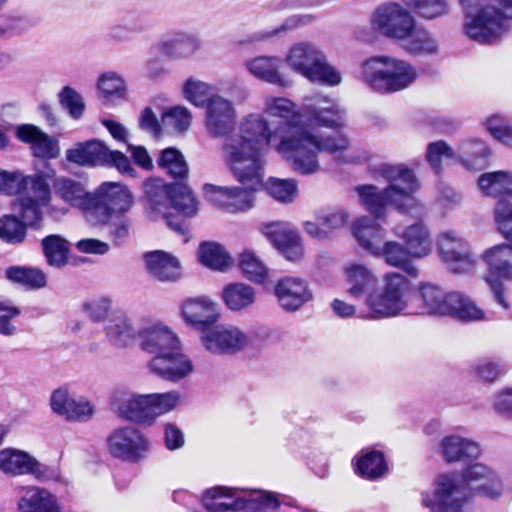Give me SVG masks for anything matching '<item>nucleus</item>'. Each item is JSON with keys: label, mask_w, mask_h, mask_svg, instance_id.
<instances>
[{"label": "nucleus", "mask_w": 512, "mask_h": 512, "mask_svg": "<svg viewBox=\"0 0 512 512\" xmlns=\"http://www.w3.org/2000/svg\"><path fill=\"white\" fill-rule=\"evenodd\" d=\"M403 48L406 52L414 56L433 55L438 52L437 41L427 32L416 34V32L408 39Z\"/></svg>", "instance_id": "680f3d73"}, {"label": "nucleus", "mask_w": 512, "mask_h": 512, "mask_svg": "<svg viewBox=\"0 0 512 512\" xmlns=\"http://www.w3.org/2000/svg\"><path fill=\"white\" fill-rule=\"evenodd\" d=\"M52 191L55 197L82 210L88 221V213L92 205V192H88L82 182L69 177H57L53 181Z\"/></svg>", "instance_id": "c756f323"}, {"label": "nucleus", "mask_w": 512, "mask_h": 512, "mask_svg": "<svg viewBox=\"0 0 512 512\" xmlns=\"http://www.w3.org/2000/svg\"><path fill=\"white\" fill-rule=\"evenodd\" d=\"M66 157L68 161L79 165L106 166L117 169L121 174L135 176V169L124 153L110 150L97 140L77 144L67 151Z\"/></svg>", "instance_id": "4468645a"}, {"label": "nucleus", "mask_w": 512, "mask_h": 512, "mask_svg": "<svg viewBox=\"0 0 512 512\" xmlns=\"http://www.w3.org/2000/svg\"><path fill=\"white\" fill-rule=\"evenodd\" d=\"M371 27L385 38L400 42L416 32L417 22L411 11L398 2H385L370 17Z\"/></svg>", "instance_id": "f8f14e48"}, {"label": "nucleus", "mask_w": 512, "mask_h": 512, "mask_svg": "<svg viewBox=\"0 0 512 512\" xmlns=\"http://www.w3.org/2000/svg\"><path fill=\"white\" fill-rule=\"evenodd\" d=\"M150 371L162 379L178 382L193 371L190 358L181 352V344L176 349L149 361Z\"/></svg>", "instance_id": "5701e85b"}, {"label": "nucleus", "mask_w": 512, "mask_h": 512, "mask_svg": "<svg viewBox=\"0 0 512 512\" xmlns=\"http://www.w3.org/2000/svg\"><path fill=\"white\" fill-rule=\"evenodd\" d=\"M203 108L210 128H227L235 122L236 111L233 103L219 94L212 96Z\"/></svg>", "instance_id": "c9c22d12"}, {"label": "nucleus", "mask_w": 512, "mask_h": 512, "mask_svg": "<svg viewBox=\"0 0 512 512\" xmlns=\"http://www.w3.org/2000/svg\"><path fill=\"white\" fill-rule=\"evenodd\" d=\"M133 205V196L119 182H104L92 192V205L88 213L91 225L106 223L113 213H126Z\"/></svg>", "instance_id": "ddd939ff"}, {"label": "nucleus", "mask_w": 512, "mask_h": 512, "mask_svg": "<svg viewBox=\"0 0 512 512\" xmlns=\"http://www.w3.org/2000/svg\"><path fill=\"white\" fill-rule=\"evenodd\" d=\"M158 164L166 171L167 174L176 179H183L188 174V165L184 156L177 149H165L161 153Z\"/></svg>", "instance_id": "4d7b16f0"}, {"label": "nucleus", "mask_w": 512, "mask_h": 512, "mask_svg": "<svg viewBox=\"0 0 512 512\" xmlns=\"http://www.w3.org/2000/svg\"><path fill=\"white\" fill-rule=\"evenodd\" d=\"M402 2L419 17L426 20H433L449 12L446 0H402Z\"/></svg>", "instance_id": "864d4df0"}, {"label": "nucleus", "mask_w": 512, "mask_h": 512, "mask_svg": "<svg viewBox=\"0 0 512 512\" xmlns=\"http://www.w3.org/2000/svg\"><path fill=\"white\" fill-rule=\"evenodd\" d=\"M216 88L194 76L188 77L181 85L183 98L195 107L203 108L212 96L216 95Z\"/></svg>", "instance_id": "49530a36"}, {"label": "nucleus", "mask_w": 512, "mask_h": 512, "mask_svg": "<svg viewBox=\"0 0 512 512\" xmlns=\"http://www.w3.org/2000/svg\"><path fill=\"white\" fill-rule=\"evenodd\" d=\"M143 260L147 273L156 280L171 282L179 279L181 275L179 260L162 250L145 253Z\"/></svg>", "instance_id": "7c9ffc66"}, {"label": "nucleus", "mask_w": 512, "mask_h": 512, "mask_svg": "<svg viewBox=\"0 0 512 512\" xmlns=\"http://www.w3.org/2000/svg\"><path fill=\"white\" fill-rule=\"evenodd\" d=\"M149 410L153 416V422L156 417L175 409L180 402V394L177 391H169L165 393L147 394Z\"/></svg>", "instance_id": "bf43d9fd"}, {"label": "nucleus", "mask_w": 512, "mask_h": 512, "mask_svg": "<svg viewBox=\"0 0 512 512\" xmlns=\"http://www.w3.org/2000/svg\"><path fill=\"white\" fill-rule=\"evenodd\" d=\"M50 407L54 413L69 421L86 422L94 414V407L89 401L74 399L66 387L52 392Z\"/></svg>", "instance_id": "bb28decb"}, {"label": "nucleus", "mask_w": 512, "mask_h": 512, "mask_svg": "<svg viewBox=\"0 0 512 512\" xmlns=\"http://www.w3.org/2000/svg\"><path fill=\"white\" fill-rule=\"evenodd\" d=\"M181 312L185 323L199 331L201 335L220 318L218 305L207 297L186 299Z\"/></svg>", "instance_id": "b1692460"}, {"label": "nucleus", "mask_w": 512, "mask_h": 512, "mask_svg": "<svg viewBox=\"0 0 512 512\" xmlns=\"http://www.w3.org/2000/svg\"><path fill=\"white\" fill-rule=\"evenodd\" d=\"M18 493L19 512H60L56 498L44 488L21 486Z\"/></svg>", "instance_id": "2f4dec72"}, {"label": "nucleus", "mask_w": 512, "mask_h": 512, "mask_svg": "<svg viewBox=\"0 0 512 512\" xmlns=\"http://www.w3.org/2000/svg\"><path fill=\"white\" fill-rule=\"evenodd\" d=\"M267 193L282 203H291L297 196V182L294 179H280L271 177L263 186Z\"/></svg>", "instance_id": "6e6d98bb"}, {"label": "nucleus", "mask_w": 512, "mask_h": 512, "mask_svg": "<svg viewBox=\"0 0 512 512\" xmlns=\"http://www.w3.org/2000/svg\"><path fill=\"white\" fill-rule=\"evenodd\" d=\"M211 136L223 138V154L233 176L242 184L216 186L205 184L204 197L214 206L229 213L246 212L254 206V192L263 186L265 154L273 147L302 175L320 170L318 153L327 151L339 163L349 162L344 156L349 139L336 131L319 139L313 130H211Z\"/></svg>", "instance_id": "f257e3e1"}, {"label": "nucleus", "mask_w": 512, "mask_h": 512, "mask_svg": "<svg viewBox=\"0 0 512 512\" xmlns=\"http://www.w3.org/2000/svg\"><path fill=\"white\" fill-rule=\"evenodd\" d=\"M281 58L258 56L246 61L247 70L257 79L278 86H286L287 80L280 72Z\"/></svg>", "instance_id": "f704fd0d"}, {"label": "nucleus", "mask_w": 512, "mask_h": 512, "mask_svg": "<svg viewBox=\"0 0 512 512\" xmlns=\"http://www.w3.org/2000/svg\"><path fill=\"white\" fill-rule=\"evenodd\" d=\"M200 342L211 354H235L247 346L249 337L236 326L214 324L200 335Z\"/></svg>", "instance_id": "a211bd4d"}, {"label": "nucleus", "mask_w": 512, "mask_h": 512, "mask_svg": "<svg viewBox=\"0 0 512 512\" xmlns=\"http://www.w3.org/2000/svg\"><path fill=\"white\" fill-rule=\"evenodd\" d=\"M26 237V226L14 215H4L0 218V238L11 244H18Z\"/></svg>", "instance_id": "052dcab7"}, {"label": "nucleus", "mask_w": 512, "mask_h": 512, "mask_svg": "<svg viewBox=\"0 0 512 512\" xmlns=\"http://www.w3.org/2000/svg\"><path fill=\"white\" fill-rule=\"evenodd\" d=\"M27 186H31L40 195L47 194L45 187L36 179V174L25 176L20 172L0 170V192L16 195L24 192Z\"/></svg>", "instance_id": "37998d69"}, {"label": "nucleus", "mask_w": 512, "mask_h": 512, "mask_svg": "<svg viewBox=\"0 0 512 512\" xmlns=\"http://www.w3.org/2000/svg\"><path fill=\"white\" fill-rule=\"evenodd\" d=\"M170 206L178 213V219L191 218L198 213V201L190 187L183 183L172 184Z\"/></svg>", "instance_id": "a18cd8bd"}, {"label": "nucleus", "mask_w": 512, "mask_h": 512, "mask_svg": "<svg viewBox=\"0 0 512 512\" xmlns=\"http://www.w3.org/2000/svg\"><path fill=\"white\" fill-rule=\"evenodd\" d=\"M438 249L442 260L450 271L465 273L474 268L469 244L456 232H443L438 239Z\"/></svg>", "instance_id": "aec40b11"}, {"label": "nucleus", "mask_w": 512, "mask_h": 512, "mask_svg": "<svg viewBox=\"0 0 512 512\" xmlns=\"http://www.w3.org/2000/svg\"><path fill=\"white\" fill-rule=\"evenodd\" d=\"M200 262L214 270L223 271L232 263V258L223 246L217 243L204 242L198 251Z\"/></svg>", "instance_id": "8fccbe9b"}, {"label": "nucleus", "mask_w": 512, "mask_h": 512, "mask_svg": "<svg viewBox=\"0 0 512 512\" xmlns=\"http://www.w3.org/2000/svg\"><path fill=\"white\" fill-rule=\"evenodd\" d=\"M6 276L15 283L30 289H40L46 286V275L39 269L12 266L6 270Z\"/></svg>", "instance_id": "603ef678"}, {"label": "nucleus", "mask_w": 512, "mask_h": 512, "mask_svg": "<svg viewBox=\"0 0 512 512\" xmlns=\"http://www.w3.org/2000/svg\"><path fill=\"white\" fill-rule=\"evenodd\" d=\"M457 474H443L437 477L433 496L423 492L422 504L431 512H463L470 504L471 487Z\"/></svg>", "instance_id": "9b49d317"}, {"label": "nucleus", "mask_w": 512, "mask_h": 512, "mask_svg": "<svg viewBox=\"0 0 512 512\" xmlns=\"http://www.w3.org/2000/svg\"><path fill=\"white\" fill-rule=\"evenodd\" d=\"M401 237L414 258H423L430 254L432 241L427 227L422 222L406 227Z\"/></svg>", "instance_id": "a19ab883"}, {"label": "nucleus", "mask_w": 512, "mask_h": 512, "mask_svg": "<svg viewBox=\"0 0 512 512\" xmlns=\"http://www.w3.org/2000/svg\"><path fill=\"white\" fill-rule=\"evenodd\" d=\"M376 283L377 279L369 269L354 263V298L374 291Z\"/></svg>", "instance_id": "774afa93"}, {"label": "nucleus", "mask_w": 512, "mask_h": 512, "mask_svg": "<svg viewBox=\"0 0 512 512\" xmlns=\"http://www.w3.org/2000/svg\"><path fill=\"white\" fill-rule=\"evenodd\" d=\"M107 442L112 456L132 462L144 458L151 446L149 439L131 426L113 430Z\"/></svg>", "instance_id": "f3484780"}, {"label": "nucleus", "mask_w": 512, "mask_h": 512, "mask_svg": "<svg viewBox=\"0 0 512 512\" xmlns=\"http://www.w3.org/2000/svg\"><path fill=\"white\" fill-rule=\"evenodd\" d=\"M482 258L488 266L489 273L485 280L490 287L494 301L502 308L509 309L510 304L501 279L512 281V242L487 249Z\"/></svg>", "instance_id": "2eb2a0df"}, {"label": "nucleus", "mask_w": 512, "mask_h": 512, "mask_svg": "<svg viewBox=\"0 0 512 512\" xmlns=\"http://www.w3.org/2000/svg\"><path fill=\"white\" fill-rule=\"evenodd\" d=\"M147 394H137L127 389H116L110 399L112 411L120 418L143 425H152Z\"/></svg>", "instance_id": "6ab92c4d"}, {"label": "nucleus", "mask_w": 512, "mask_h": 512, "mask_svg": "<svg viewBox=\"0 0 512 512\" xmlns=\"http://www.w3.org/2000/svg\"><path fill=\"white\" fill-rule=\"evenodd\" d=\"M146 207L155 218L161 216L169 227L180 234L188 231L186 222L168 213L171 202L172 184L168 185L161 179L151 178L143 183Z\"/></svg>", "instance_id": "dca6fc26"}, {"label": "nucleus", "mask_w": 512, "mask_h": 512, "mask_svg": "<svg viewBox=\"0 0 512 512\" xmlns=\"http://www.w3.org/2000/svg\"><path fill=\"white\" fill-rule=\"evenodd\" d=\"M388 470L383 452L376 449L362 450L357 460V472L362 478L377 481L385 477Z\"/></svg>", "instance_id": "ea45409f"}, {"label": "nucleus", "mask_w": 512, "mask_h": 512, "mask_svg": "<svg viewBox=\"0 0 512 512\" xmlns=\"http://www.w3.org/2000/svg\"><path fill=\"white\" fill-rule=\"evenodd\" d=\"M140 348L153 357L161 356L178 348V336L166 325L155 323L138 331Z\"/></svg>", "instance_id": "393cba45"}, {"label": "nucleus", "mask_w": 512, "mask_h": 512, "mask_svg": "<svg viewBox=\"0 0 512 512\" xmlns=\"http://www.w3.org/2000/svg\"><path fill=\"white\" fill-rule=\"evenodd\" d=\"M243 275L255 283H263L267 278L266 266L251 251H244L239 258Z\"/></svg>", "instance_id": "13d9d810"}, {"label": "nucleus", "mask_w": 512, "mask_h": 512, "mask_svg": "<svg viewBox=\"0 0 512 512\" xmlns=\"http://www.w3.org/2000/svg\"><path fill=\"white\" fill-rule=\"evenodd\" d=\"M205 508L211 512L240 511L261 508H277L276 498L265 491H238L226 487L206 490L202 498Z\"/></svg>", "instance_id": "9d476101"}, {"label": "nucleus", "mask_w": 512, "mask_h": 512, "mask_svg": "<svg viewBox=\"0 0 512 512\" xmlns=\"http://www.w3.org/2000/svg\"><path fill=\"white\" fill-rule=\"evenodd\" d=\"M0 470L12 476L30 474L36 479L47 477L48 468L27 452L6 448L0 451Z\"/></svg>", "instance_id": "a878e982"}, {"label": "nucleus", "mask_w": 512, "mask_h": 512, "mask_svg": "<svg viewBox=\"0 0 512 512\" xmlns=\"http://www.w3.org/2000/svg\"><path fill=\"white\" fill-rule=\"evenodd\" d=\"M280 306L286 311H296L312 299L308 283L298 277H284L274 288Z\"/></svg>", "instance_id": "c85d7f7f"}, {"label": "nucleus", "mask_w": 512, "mask_h": 512, "mask_svg": "<svg viewBox=\"0 0 512 512\" xmlns=\"http://www.w3.org/2000/svg\"><path fill=\"white\" fill-rule=\"evenodd\" d=\"M285 62L291 70L312 82L337 85L341 81L339 72L328 63L323 51L311 42L292 45Z\"/></svg>", "instance_id": "6e6552de"}, {"label": "nucleus", "mask_w": 512, "mask_h": 512, "mask_svg": "<svg viewBox=\"0 0 512 512\" xmlns=\"http://www.w3.org/2000/svg\"><path fill=\"white\" fill-rule=\"evenodd\" d=\"M106 335L112 345L124 348L136 339L138 331L134 328L130 318L119 315L109 321L106 326Z\"/></svg>", "instance_id": "c03bdc74"}, {"label": "nucleus", "mask_w": 512, "mask_h": 512, "mask_svg": "<svg viewBox=\"0 0 512 512\" xmlns=\"http://www.w3.org/2000/svg\"><path fill=\"white\" fill-rule=\"evenodd\" d=\"M44 255L49 265L62 267L68 261L69 244L59 235H49L42 240Z\"/></svg>", "instance_id": "3c124183"}, {"label": "nucleus", "mask_w": 512, "mask_h": 512, "mask_svg": "<svg viewBox=\"0 0 512 512\" xmlns=\"http://www.w3.org/2000/svg\"><path fill=\"white\" fill-rule=\"evenodd\" d=\"M193 119L192 111L183 104L166 107L161 112L162 128H190Z\"/></svg>", "instance_id": "5fc2aeb1"}, {"label": "nucleus", "mask_w": 512, "mask_h": 512, "mask_svg": "<svg viewBox=\"0 0 512 512\" xmlns=\"http://www.w3.org/2000/svg\"><path fill=\"white\" fill-rule=\"evenodd\" d=\"M410 281L400 273L389 272L383 277L380 287L365 297L368 313L359 312V317L382 319L400 315L408 307Z\"/></svg>", "instance_id": "0eeeda50"}, {"label": "nucleus", "mask_w": 512, "mask_h": 512, "mask_svg": "<svg viewBox=\"0 0 512 512\" xmlns=\"http://www.w3.org/2000/svg\"><path fill=\"white\" fill-rule=\"evenodd\" d=\"M36 179L45 187L47 194L40 195L34 192L31 186H27L19 199L20 216L25 226H39L43 220V207L51 200V188L44 174H36Z\"/></svg>", "instance_id": "cd10ccee"}, {"label": "nucleus", "mask_w": 512, "mask_h": 512, "mask_svg": "<svg viewBox=\"0 0 512 512\" xmlns=\"http://www.w3.org/2000/svg\"><path fill=\"white\" fill-rule=\"evenodd\" d=\"M354 238L365 251L376 255L384 244L385 231L375 218L363 217L354 221Z\"/></svg>", "instance_id": "72a5a7b5"}, {"label": "nucleus", "mask_w": 512, "mask_h": 512, "mask_svg": "<svg viewBox=\"0 0 512 512\" xmlns=\"http://www.w3.org/2000/svg\"><path fill=\"white\" fill-rule=\"evenodd\" d=\"M265 113L278 118L280 124L288 128H305V119L328 128H340L343 125V113L338 105L326 98H317L298 110L296 104L287 98L269 97L265 100Z\"/></svg>", "instance_id": "20e7f679"}, {"label": "nucleus", "mask_w": 512, "mask_h": 512, "mask_svg": "<svg viewBox=\"0 0 512 512\" xmlns=\"http://www.w3.org/2000/svg\"><path fill=\"white\" fill-rule=\"evenodd\" d=\"M376 255L382 256L388 265L401 269L413 278L419 275V270L412 261V258H414L412 254H410L406 246L396 241L384 242L379 253Z\"/></svg>", "instance_id": "4c0bfd02"}, {"label": "nucleus", "mask_w": 512, "mask_h": 512, "mask_svg": "<svg viewBox=\"0 0 512 512\" xmlns=\"http://www.w3.org/2000/svg\"><path fill=\"white\" fill-rule=\"evenodd\" d=\"M388 185L379 189L372 184L360 185L354 188L359 195L362 206L375 219L385 215L386 207L391 205L402 213L415 202L413 193L418 188L414 172L404 164H381L377 170Z\"/></svg>", "instance_id": "f03ea898"}, {"label": "nucleus", "mask_w": 512, "mask_h": 512, "mask_svg": "<svg viewBox=\"0 0 512 512\" xmlns=\"http://www.w3.org/2000/svg\"><path fill=\"white\" fill-rule=\"evenodd\" d=\"M463 33L481 45L498 43L511 30L512 0H459Z\"/></svg>", "instance_id": "7ed1b4c3"}, {"label": "nucleus", "mask_w": 512, "mask_h": 512, "mask_svg": "<svg viewBox=\"0 0 512 512\" xmlns=\"http://www.w3.org/2000/svg\"><path fill=\"white\" fill-rule=\"evenodd\" d=\"M494 218L499 232L512 242V201H497L494 207Z\"/></svg>", "instance_id": "69168bd1"}, {"label": "nucleus", "mask_w": 512, "mask_h": 512, "mask_svg": "<svg viewBox=\"0 0 512 512\" xmlns=\"http://www.w3.org/2000/svg\"><path fill=\"white\" fill-rule=\"evenodd\" d=\"M361 77L371 90L387 95L409 88L416 81L418 73L409 62L381 54L363 61Z\"/></svg>", "instance_id": "39448f33"}, {"label": "nucleus", "mask_w": 512, "mask_h": 512, "mask_svg": "<svg viewBox=\"0 0 512 512\" xmlns=\"http://www.w3.org/2000/svg\"><path fill=\"white\" fill-rule=\"evenodd\" d=\"M417 297L423 303V313L450 316L465 323L485 317L484 311L467 295L457 291L446 293L435 284H420Z\"/></svg>", "instance_id": "423d86ee"}, {"label": "nucleus", "mask_w": 512, "mask_h": 512, "mask_svg": "<svg viewBox=\"0 0 512 512\" xmlns=\"http://www.w3.org/2000/svg\"><path fill=\"white\" fill-rule=\"evenodd\" d=\"M261 233L289 261H299L304 254L301 238L290 224L283 222L263 223Z\"/></svg>", "instance_id": "412c9836"}, {"label": "nucleus", "mask_w": 512, "mask_h": 512, "mask_svg": "<svg viewBox=\"0 0 512 512\" xmlns=\"http://www.w3.org/2000/svg\"><path fill=\"white\" fill-rule=\"evenodd\" d=\"M478 186L483 195L506 200L504 197H512V172L499 170L483 173L478 178Z\"/></svg>", "instance_id": "e433bc0d"}, {"label": "nucleus", "mask_w": 512, "mask_h": 512, "mask_svg": "<svg viewBox=\"0 0 512 512\" xmlns=\"http://www.w3.org/2000/svg\"><path fill=\"white\" fill-rule=\"evenodd\" d=\"M99 225L106 226L107 234L116 246L124 244L129 237L131 222L124 215H111L106 223H100Z\"/></svg>", "instance_id": "0e129e2a"}, {"label": "nucleus", "mask_w": 512, "mask_h": 512, "mask_svg": "<svg viewBox=\"0 0 512 512\" xmlns=\"http://www.w3.org/2000/svg\"><path fill=\"white\" fill-rule=\"evenodd\" d=\"M468 463L460 479L467 483V487H471V492L489 499L499 498L503 492V485L497 474L482 463Z\"/></svg>", "instance_id": "4be33fe9"}, {"label": "nucleus", "mask_w": 512, "mask_h": 512, "mask_svg": "<svg viewBox=\"0 0 512 512\" xmlns=\"http://www.w3.org/2000/svg\"><path fill=\"white\" fill-rule=\"evenodd\" d=\"M16 137L31 145L34 156L40 158H55L59 154L57 142L43 133L42 130H15Z\"/></svg>", "instance_id": "79ce46f5"}, {"label": "nucleus", "mask_w": 512, "mask_h": 512, "mask_svg": "<svg viewBox=\"0 0 512 512\" xmlns=\"http://www.w3.org/2000/svg\"><path fill=\"white\" fill-rule=\"evenodd\" d=\"M60 105L68 112L73 119L82 117L85 111L83 97L72 87L65 86L58 93Z\"/></svg>", "instance_id": "e2e57ef3"}, {"label": "nucleus", "mask_w": 512, "mask_h": 512, "mask_svg": "<svg viewBox=\"0 0 512 512\" xmlns=\"http://www.w3.org/2000/svg\"><path fill=\"white\" fill-rule=\"evenodd\" d=\"M200 48V40L191 34H178L162 43V53L172 59H183L193 55Z\"/></svg>", "instance_id": "09e8293b"}, {"label": "nucleus", "mask_w": 512, "mask_h": 512, "mask_svg": "<svg viewBox=\"0 0 512 512\" xmlns=\"http://www.w3.org/2000/svg\"><path fill=\"white\" fill-rule=\"evenodd\" d=\"M491 151L485 142L477 139L463 141L458 149V155L443 140L431 142L426 151V159L435 173L442 170L441 160L459 158L467 170L481 171L489 166Z\"/></svg>", "instance_id": "1a4fd4ad"}, {"label": "nucleus", "mask_w": 512, "mask_h": 512, "mask_svg": "<svg viewBox=\"0 0 512 512\" xmlns=\"http://www.w3.org/2000/svg\"><path fill=\"white\" fill-rule=\"evenodd\" d=\"M255 290L244 283H231L224 287L222 299L232 311H240L255 302Z\"/></svg>", "instance_id": "de8ad7c7"}, {"label": "nucleus", "mask_w": 512, "mask_h": 512, "mask_svg": "<svg viewBox=\"0 0 512 512\" xmlns=\"http://www.w3.org/2000/svg\"><path fill=\"white\" fill-rule=\"evenodd\" d=\"M415 125L429 128H455L459 123L438 111H417L413 117Z\"/></svg>", "instance_id": "338daca9"}, {"label": "nucleus", "mask_w": 512, "mask_h": 512, "mask_svg": "<svg viewBox=\"0 0 512 512\" xmlns=\"http://www.w3.org/2000/svg\"><path fill=\"white\" fill-rule=\"evenodd\" d=\"M97 89L99 97L104 103H116L127 100V83L120 74L114 71H107L99 75Z\"/></svg>", "instance_id": "58836bf2"}, {"label": "nucleus", "mask_w": 512, "mask_h": 512, "mask_svg": "<svg viewBox=\"0 0 512 512\" xmlns=\"http://www.w3.org/2000/svg\"><path fill=\"white\" fill-rule=\"evenodd\" d=\"M440 446L442 456L448 463L472 462L481 454L478 443L454 435L444 437Z\"/></svg>", "instance_id": "473e14b6"}]
</instances>
